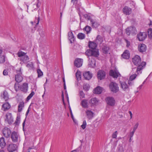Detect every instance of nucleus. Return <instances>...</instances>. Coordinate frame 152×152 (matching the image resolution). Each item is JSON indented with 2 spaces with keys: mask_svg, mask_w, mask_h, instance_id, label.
<instances>
[{
  "mask_svg": "<svg viewBox=\"0 0 152 152\" xmlns=\"http://www.w3.org/2000/svg\"><path fill=\"white\" fill-rule=\"evenodd\" d=\"M133 63L136 66H138L136 69V72L137 75L142 73V69L145 67L146 63L145 62H141V59L140 56L138 55H136L133 57L132 59Z\"/></svg>",
  "mask_w": 152,
  "mask_h": 152,
  "instance_id": "1",
  "label": "nucleus"
},
{
  "mask_svg": "<svg viewBox=\"0 0 152 152\" xmlns=\"http://www.w3.org/2000/svg\"><path fill=\"white\" fill-rule=\"evenodd\" d=\"M17 55L18 57L20 58V61L23 63H26L29 61V58L26 55V53L20 51L18 53Z\"/></svg>",
  "mask_w": 152,
  "mask_h": 152,
  "instance_id": "2",
  "label": "nucleus"
},
{
  "mask_svg": "<svg viewBox=\"0 0 152 152\" xmlns=\"http://www.w3.org/2000/svg\"><path fill=\"white\" fill-rule=\"evenodd\" d=\"M17 75L15 76V80L18 83L21 82L23 80V77L22 76V73L20 69L19 70L16 71Z\"/></svg>",
  "mask_w": 152,
  "mask_h": 152,
  "instance_id": "3",
  "label": "nucleus"
},
{
  "mask_svg": "<svg viewBox=\"0 0 152 152\" xmlns=\"http://www.w3.org/2000/svg\"><path fill=\"white\" fill-rule=\"evenodd\" d=\"M109 87L111 91L114 93H116L119 90V88L116 83H111L109 85Z\"/></svg>",
  "mask_w": 152,
  "mask_h": 152,
  "instance_id": "4",
  "label": "nucleus"
},
{
  "mask_svg": "<svg viewBox=\"0 0 152 152\" xmlns=\"http://www.w3.org/2000/svg\"><path fill=\"white\" fill-rule=\"evenodd\" d=\"M147 35L145 32H140L137 35V38L140 41L144 40L147 37Z\"/></svg>",
  "mask_w": 152,
  "mask_h": 152,
  "instance_id": "5",
  "label": "nucleus"
},
{
  "mask_svg": "<svg viewBox=\"0 0 152 152\" xmlns=\"http://www.w3.org/2000/svg\"><path fill=\"white\" fill-rule=\"evenodd\" d=\"M126 34L129 35L130 34H135L137 32L136 28L134 27H130L127 28L126 29Z\"/></svg>",
  "mask_w": 152,
  "mask_h": 152,
  "instance_id": "6",
  "label": "nucleus"
},
{
  "mask_svg": "<svg viewBox=\"0 0 152 152\" xmlns=\"http://www.w3.org/2000/svg\"><path fill=\"white\" fill-rule=\"evenodd\" d=\"M2 133L4 137L8 138L10 136L11 132L10 129L5 127L2 130Z\"/></svg>",
  "mask_w": 152,
  "mask_h": 152,
  "instance_id": "7",
  "label": "nucleus"
},
{
  "mask_svg": "<svg viewBox=\"0 0 152 152\" xmlns=\"http://www.w3.org/2000/svg\"><path fill=\"white\" fill-rule=\"evenodd\" d=\"M106 101L107 104L111 106H114L115 103L114 98L112 97H108L105 99Z\"/></svg>",
  "mask_w": 152,
  "mask_h": 152,
  "instance_id": "8",
  "label": "nucleus"
},
{
  "mask_svg": "<svg viewBox=\"0 0 152 152\" xmlns=\"http://www.w3.org/2000/svg\"><path fill=\"white\" fill-rule=\"evenodd\" d=\"M106 75L105 72L103 70H101L99 71L97 73V77L98 79L102 80L104 79Z\"/></svg>",
  "mask_w": 152,
  "mask_h": 152,
  "instance_id": "9",
  "label": "nucleus"
},
{
  "mask_svg": "<svg viewBox=\"0 0 152 152\" xmlns=\"http://www.w3.org/2000/svg\"><path fill=\"white\" fill-rule=\"evenodd\" d=\"M6 118L5 121L9 124H11L13 122V118L11 113H8L6 115Z\"/></svg>",
  "mask_w": 152,
  "mask_h": 152,
  "instance_id": "10",
  "label": "nucleus"
},
{
  "mask_svg": "<svg viewBox=\"0 0 152 152\" xmlns=\"http://www.w3.org/2000/svg\"><path fill=\"white\" fill-rule=\"evenodd\" d=\"M83 59L82 58H76L74 62V64L75 66L77 67H81L83 64Z\"/></svg>",
  "mask_w": 152,
  "mask_h": 152,
  "instance_id": "11",
  "label": "nucleus"
},
{
  "mask_svg": "<svg viewBox=\"0 0 152 152\" xmlns=\"http://www.w3.org/2000/svg\"><path fill=\"white\" fill-rule=\"evenodd\" d=\"M18 137L19 135L17 132L14 131L12 132L11 135V138L13 142H17Z\"/></svg>",
  "mask_w": 152,
  "mask_h": 152,
  "instance_id": "12",
  "label": "nucleus"
},
{
  "mask_svg": "<svg viewBox=\"0 0 152 152\" xmlns=\"http://www.w3.org/2000/svg\"><path fill=\"white\" fill-rule=\"evenodd\" d=\"M87 118L90 120L92 119L94 116V113L91 110H87L86 111Z\"/></svg>",
  "mask_w": 152,
  "mask_h": 152,
  "instance_id": "13",
  "label": "nucleus"
},
{
  "mask_svg": "<svg viewBox=\"0 0 152 152\" xmlns=\"http://www.w3.org/2000/svg\"><path fill=\"white\" fill-rule=\"evenodd\" d=\"M109 74L110 76L115 78H117L118 77L120 76L121 75L117 71H114L112 70L110 71Z\"/></svg>",
  "mask_w": 152,
  "mask_h": 152,
  "instance_id": "14",
  "label": "nucleus"
},
{
  "mask_svg": "<svg viewBox=\"0 0 152 152\" xmlns=\"http://www.w3.org/2000/svg\"><path fill=\"white\" fill-rule=\"evenodd\" d=\"M132 9L128 7L125 6L123 9L124 13L126 15H129L132 12Z\"/></svg>",
  "mask_w": 152,
  "mask_h": 152,
  "instance_id": "15",
  "label": "nucleus"
},
{
  "mask_svg": "<svg viewBox=\"0 0 152 152\" xmlns=\"http://www.w3.org/2000/svg\"><path fill=\"white\" fill-rule=\"evenodd\" d=\"M138 50L140 52H145L146 50L145 45L143 44H139L138 46Z\"/></svg>",
  "mask_w": 152,
  "mask_h": 152,
  "instance_id": "16",
  "label": "nucleus"
},
{
  "mask_svg": "<svg viewBox=\"0 0 152 152\" xmlns=\"http://www.w3.org/2000/svg\"><path fill=\"white\" fill-rule=\"evenodd\" d=\"M16 145L13 144L10 145L8 148V150L10 152H12L16 150Z\"/></svg>",
  "mask_w": 152,
  "mask_h": 152,
  "instance_id": "17",
  "label": "nucleus"
},
{
  "mask_svg": "<svg viewBox=\"0 0 152 152\" xmlns=\"http://www.w3.org/2000/svg\"><path fill=\"white\" fill-rule=\"evenodd\" d=\"M95 61L94 58H92L91 60L89 59L88 65L89 67L92 68L94 67L95 66Z\"/></svg>",
  "mask_w": 152,
  "mask_h": 152,
  "instance_id": "18",
  "label": "nucleus"
},
{
  "mask_svg": "<svg viewBox=\"0 0 152 152\" xmlns=\"http://www.w3.org/2000/svg\"><path fill=\"white\" fill-rule=\"evenodd\" d=\"M28 88V84L27 83H23L20 88L21 90L24 93L27 92Z\"/></svg>",
  "mask_w": 152,
  "mask_h": 152,
  "instance_id": "19",
  "label": "nucleus"
},
{
  "mask_svg": "<svg viewBox=\"0 0 152 152\" xmlns=\"http://www.w3.org/2000/svg\"><path fill=\"white\" fill-rule=\"evenodd\" d=\"M83 75L86 79L88 80L91 79L92 77V74L90 73L89 71L84 72Z\"/></svg>",
  "mask_w": 152,
  "mask_h": 152,
  "instance_id": "20",
  "label": "nucleus"
},
{
  "mask_svg": "<svg viewBox=\"0 0 152 152\" xmlns=\"http://www.w3.org/2000/svg\"><path fill=\"white\" fill-rule=\"evenodd\" d=\"M10 107V105L8 102H6L2 105V109L4 111L9 110Z\"/></svg>",
  "mask_w": 152,
  "mask_h": 152,
  "instance_id": "21",
  "label": "nucleus"
},
{
  "mask_svg": "<svg viewBox=\"0 0 152 152\" xmlns=\"http://www.w3.org/2000/svg\"><path fill=\"white\" fill-rule=\"evenodd\" d=\"M122 57L124 59H128L130 57V53L128 50H125L122 55Z\"/></svg>",
  "mask_w": 152,
  "mask_h": 152,
  "instance_id": "22",
  "label": "nucleus"
},
{
  "mask_svg": "<svg viewBox=\"0 0 152 152\" xmlns=\"http://www.w3.org/2000/svg\"><path fill=\"white\" fill-rule=\"evenodd\" d=\"M81 105L82 107L84 108H87L88 107V100L86 99H83L82 100L81 103Z\"/></svg>",
  "mask_w": 152,
  "mask_h": 152,
  "instance_id": "23",
  "label": "nucleus"
},
{
  "mask_svg": "<svg viewBox=\"0 0 152 152\" xmlns=\"http://www.w3.org/2000/svg\"><path fill=\"white\" fill-rule=\"evenodd\" d=\"M90 21L92 26L93 27L97 28L99 25V24L95 20L91 19Z\"/></svg>",
  "mask_w": 152,
  "mask_h": 152,
  "instance_id": "24",
  "label": "nucleus"
},
{
  "mask_svg": "<svg viewBox=\"0 0 152 152\" xmlns=\"http://www.w3.org/2000/svg\"><path fill=\"white\" fill-rule=\"evenodd\" d=\"M97 44L94 42L90 41L89 42V47L92 49H95L97 47Z\"/></svg>",
  "mask_w": 152,
  "mask_h": 152,
  "instance_id": "25",
  "label": "nucleus"
},
{
  "mask_svg": "<svg viewBox=\"0 0 152 152\" xmlns=\"http://www.w3.org/2000/svg\"><path fill=\"white\" fill-rule=\"evenodd\" d=\"M6 145V143L4 138L2 137L0 138V147L1 148H3Z\"/></svg>",
  "mask_w": 152,
  "mask_h": 152,
  "instance_id": "26",
  "label": "nucleus"
},
{
  "mask_svg": "<svg viewBox=\"0 0 152 152\" xmlns=\"http://www.w3.org/2000/svg\"><path fill=\"white\" fill-rule=\"evenodd\" d=\"M1 96L5 101L9 99L8 93L5 90L3 92L2 94L1 95Z\"/></svg>",
  "mask_w": 152,
  "mask_h": 152,
  "instance_id": "27",
  "label": "nucleus"
},
{
  "mask_svg": "<svg viewBox=\"0 0 152 152\" xmlns=\"http://www.w3.org/2000/svg\"><path fill=\"white\" fill-rule=\"evenodd\" d=\"M102 91V88L99 86L97 87L94 90V93L97 94H100Z\"/></svg>",
  "mask_w": 152,
  "mask_h": 152,
  "instance_id": "28",
  "label": "nucleus"
},
{
  "mask_svg": "<svg viewBox=\"0 0 152 152\" xmlns=\"http://www.w3.org/2000/svg\"><path fill=\"white\" fill-rule=\"evenodd\" d=\"M121 88L124 91L129 90L128 86L126 83L124 82L121 83Z\"/></svg>",
  "mask_w": 152,
  "mask_h": 152,
  "instance_id": "29",
  "label": "nucleus"
},
{
  "mask_svg": "<svg viewBox=\"0 0 152 152\" xmlns=\"http://www.w3.org/2000/svg\"><path fill=\"white\" fill-rule=\"evenodd\" d=\"M68 37L69 39L71 42H72V41H74L75 39L74 37L72 31H69L68 32Z\"/></svg>",
  "mask_w": 152,
  "mask_h": 152,
  "instance_id": "30",
  "label": "nucleus"
},
{
  "mask_svg": "<svg viewBox=\"0 0 152 152\" xmlns=\"http://www.w3.org/2000/svg\"><path fill=\"white\" fill-rule=\"evenodd\" d=\"M99 55V52L98 50H92V56L95 57H98Z\"/></svg>",
  "mask_w": 152,
  "mask_h": 152,
  "instance_id": "31",
  "label": "nucleus"
},
{
  "mask_svg": "<svg viewBox=\"0 0 152 152\" xmlns=\"http://www.w3.org/2000/svg\"><path fill=\"white\" fill-rule=\"evenodd\" d=\"M96 41L97 43L100 44L103 41V38L101 36L98 35L96 37Z\"/></svg>",
  "mask_w": 152,
  "mask_h": 152,
  "instance_id": "32",
  "label": "nucleus"
},
{
  "mask_svg": "<svg viewBox=\"0 0 152 152\" xmlns=\"http://www.w3.org/2000/svg\"><path fill=\"white\" fill-rule=\"evenodd\" d=\"M90 103H91V104L93 105L96 104L98 102V100H97L96 98H94L91 99L89 102Z\"/></svg>",
  "mask_w": 152,
  "mask_h": 152,
  "instance_id": "33",
  "label": "nucleus"
},
{
  "mask_svg": "<svg viewBox=\"0 0 152 152\" xmlns=\"http://www.w3.org/2000/svg\"><path fill=\"white\" fill-rule=\"evenodd\" d=\"M24 106V103L23 102H21L19 103L18 106V111L20 112L22 110L23 107Z\"/></svg>",
  "mask_w": 152,
  "mask_h": 152,
  "instance_id": "34",
  "label": "nucleus"
},
{
  "mask_svg": "<svg viewBox=\"0 0 152 152\" xmlns=\"http://www.w3.org/2000/svg\"><path fill=\"white\" fill-rule=\"evenodd\" d=\"M5 61V56L3 54L0 55V64L4 63Z\"/></svg>",
  "mask_w": 152,
  "mask_h": 152,
  "instance_id": "35",
  "label": "nucleus"
},
{
  "mask_svg": "<svg viewBox=\"0 0 152 152\" xmlns=\"http://www.w3.org/2000/svg\"><path fill=\"white\" fill-rule=\"evenodd\" d=\"M85 34L82 33H79L77 35V37L80 39H84L85 38Z\"/></svg>",
  "mask_w": 152,
  "mask_h": 152,
  "instance_id": "36",
  "label": "nucleus"
},
{
  "mask_svg": "<svg viewBox=\"0 0 152 152\" xmlns=\"http://www.w3.org/2000/svg\"><path fill=\"white\" fill-rule=\"evenodd\" d=\"M102 50L103 53L105 54H107L108 53L109 48V47L106 46H104L102 48Z\"/></svg>",
  "mask_w": 152,
  "mask_h": 152,
  "instance_id": "37",
  "label": "nucleus"
},
{
  "mask_svg": "<svg viewBox=\"0 0 152 152\" xmlns=\"http://www.w3.org/2000/svg\"><path fill=\"white\" fill-rule=\"evenodd\" d=\"M85 54L86 55L88 56H92V50H87Z\"/></svg>",
  "mask_w": 152,
  "mask_h": 152,
  "instance_id": "38",
  "label": "nucleus"
},
{
  "mask_svg": "<svg viewBox=\"0 0 152 152\" xmlns=\"http://www.w3.org/2000/svg\"><path fill=\"white\" fill-rule=\"evenodd\" d=\"M76 76L77 80H80L81 79V72L79 71H77L76 73Z\"/></svg>",
  "mask_w": 152,
  "mask_h": 152,
  "instance_id": "39",
  "label": "nucleus"
},
{
  "mask_svg": "<svg viewBox=\"0 0 152 152\" xmlns=\"http://www.w3.org/2000/svg\"><path fill=\"white\" fill-rule=\"evenodd\" d=\"M148 37L150 38H152V28H150L148 29Z\"/></svg>",
  "mask_w": 152,
  "mask_h": 152,
  "instance_id": "40",
  "label": "nucleus"
},
{
  "mask_svg": "<svg viewBox=\"0 0 152 152\" xmlns=\"http://www.w3.org/2000/svg\"><path fill=\"white\" fill-rule=\"evenodd\" d=\"M34 92L33 91H32L31 92V93L30 94L27 96L26 98V100L27 101L29 100L34 96Z\"/></svg>",
  "mask_w": 152,
  "mask_h": 152,
  "instance_id": "41",
  "label": "nucleus"
},
{
  "mask_svg": "<svg viewBox=\"0 0 152 152\" xmlns=\"http://www.w3.org/2000/svg\"><path fill=\"white\" fill-rule=\"evenodd\" d=\"M137 75L136 74H134L131 75L129 77V79L130 80H133L136 77Z\"/></svg>",
  "mask_w": 152,
  "mask_h": 152,
  "instance_id": "42",
  "label": "nucleus"
},
{
  "mask_svg": "<svg viewBox=\"0 0 152 152\" xmlns=\"http://www.w3.org/2000/svg\"><path fill=\"white\" fill-rule=\"evenodd\" d=\"M37 72L38 73V77H39L42 76L43 75L42 72L41 71V70L40 69H37Z\"/></svg>",
  "mask_w": 152,
  "mask_h": 152,
  "instance_id": "43",
  "label": "nucleus"
},
{
  "mask_svg": "<svg viewBox=\"0 0 152 152\" xmlns=\"http://www.w3.org/2000/svg\"><path fill=\"white\" fill-rule=\"evenodd\" d=\"M85 29L87 33L88 34L90 32L91 29V27L88 26H86L85 28Z\"/></svg>",
  "mask_w": 152,
  "mask_h": 152,
  "instance_id": "44",
  "label": "nucleus"
},
{
  "mask_svg": "<svg viewBox=\"0 0 152 152\" xmlns=\"http://www.w3.org/2000/svg\"><path fill=\"white\" fill-rule=\"evenodd\" d=\"M139 125V123H138V122H137L136 123H135L134 125L133 126V129L132 130L135 132L137 128Z\"/></svg>",
  "mask_w": 152,
  "mask_h": 152,
  "instance_id": "45",
  "label": "nucleus"
},
{
  "mask_svg": "<svg viewBox=\"0 0 152 152\" xmlns=\"http://www.w3.org/2000/svg\"><path fill=\"white\" fill-rule=\"evenodd\" d=\"M15 88L16 91H17L19 89V84L18 83H16L15 85Z\"/></svg>",
  "mask_w": 152,
  "mask_h": 152,
  "instance_id": "46",
  "label": "nucleus"
},
{
  "mask_svg": "<svg viewBox=\"0 0 152 152\" xmlns=\"http://www.w3.org/2000/svg\"><path fill=\"white\" fill-rule=\"evenodd\" d=\"M26 66L31 69H33L34 67L33 64L32 62H30Z\"/></svg>",
  "mask_w": 152,
  "mask_h": 152,
  "instance_id": "47",
  "label": "nucleus"
},
{
  "mask_svg": "<svg viewBox=\"0 0 152 152\" xmlns=\"http://www.w3.org/2000/svg\"><path fill=\"white\" fill-rule=\"evenodd\" d=\"M83 88L85 90L88 91L89 89V87L88 85L85 84L83 86Z\"/></svg>",
  "mask_w": 152,
  "mask_h": 152,
  "instance_id": "48",
  "label": "nucleus"
},
{
  "mask_svg": "<svg viewBox=\"0 0 152 152\" xmlns=\"http://www.w3.org/2000/svg\"><path fill=\"white\" fill-rule=\"evenodd\" d=\"M86 123L85 120H84L83 123V124L81 125V127L83 129H84L86 127Z\"/></svg>",
  "mask_w": 152,
  "mask_h": 152,
  "instance_id": "49",
  "label": "nucleus"
},
{
  "mask_svg": "<svg viewBox=\"0 0 152 152\" xmlns=\"http://www.w3.org/2000/svg\"><path fill=\"white\" fill-rule=\"evenodd\" d=\"M118 132L117 131H116L114 132L112 134V137L113 138H116L117 137Z\"/></svg>",
  "mask_w": 152,
  "mask_h": 152,
  "instance_id": "50",
  "label": "nucleus"
},
{
  "mask_svg": "<svg viewBox=\"0 0 152 152\" xmlns=\"http://www.w3.org/2000/svg\"><path fill=\"white\" fill-rule=\"evenodd\" d=\"M80 98H84L85 97V94L83 91H80Z\"/></svg>",
  "mask_w": 152,
  "mask_h": 152,
  "instance_id": "51",
  "label": "nucleus"
},
{
  "mask_svg": "<svg viewBox=\"0 0 152 152\" xmlns=\"http://www.w3.org/2000/svg\"><path fill=\"white\" fill-rule=\"evenodd\" d=\"M39 16L38 17V18L36 20H35L34 21V23H36V25H37L39 23Z\"/></svg>",
  "mask_w": 152,
  "mask_h": 152,
  "instance_id": "52",
  "label": "nucleus"
},
{
  "mask_svg": "<svg viewBox=\"0 0 152 152\" xmlns=\"http://www.w3.org/2000/svg\"><path fill=\"white\" fill-rule=\"evenodd\" d=\"M135 132L133 130L130 132L129 135V137H131V138H132L133 137Z\"/></svg>",
  "mask_w": 152,
  "mask_h": 152,
  "instance_id": "53",
  "label": "nucleus"
},
{
  "mask_svg": "<svg viewBox=\"0 0 152 152\" xmlns=\"http://www.w3.org/2000/svg\"><path fill=\"white\" fill-rule=\"evenodd\" d=\"M20 122V117H19L18 116L17 117V118L16 120V121L15 122L16 124H17L18 123H19Z\"/></svg>",
  "mask_w": 152,
  "mask_h": 152,
  "instance_id": "54",
  "label": "nucleus"
},
{
  "mask_svg": "<svg viewBox=\"0 0 152 152\" xmlns=\"http://www.w3.org/2000/svg\"><path fill=\"white\" fill-rule=\"evenodd\" d=\"M3 74L4 75H7L8 74V72L6 69H4L3 71Z\"/></svg>",
  "mask_w": 152,
  "mask_h": 152,
  "instance_id": "55",
  "label": "nucleus"
},
{
  "mask_svg": "<svg viewBox=\"0 0 152 152\" xmlns=\"http://www.w3.org/2000/svg\"><path fill=\"white\" fill-rule=\"evenodd\" d=\"M125 41L126 43V46L127 47H129L130 45V42L129 41H128L126 39H125Z\"/></svg>",
  "mask_w": 152,
  "mask_h": 152,
  "instance_id": "56",
  "label": "nucleus"
},
{
  "mask_svg": "<svg viewBox=\"0 0 152 152\" xmlns=\"http://www.w3.org/2000/svg\"><path fill=\"white\" fill-rule=\"evenodd\" d=\"M70 113H71V115L72 118V120H73V121H74V116H73V115L72 111H71V109H70Z\"/></svg>",
  "mask_w": 152,
  "mask_h": 152,
  "instance_id": "57",
  "label": "nucleus"
},
{
  "mask_svg": "<svg viewBox=\"0 0 152 152\" xmlns=\"http://www.w3.org/2000/svg\"><path fill=\"white\" fill-rule=\"evenodd\" d=\"M132 80H130L129 79L128 81V83L129 85H133V82H132Z\"/></svg>",
  "mask_w": 152,
  "mask_h": 152,
  "instance_id": "58",
  "label": "nucleus"
},
{
  "mask_svg": "<svg viewBox=\"0 0 152 152\" xmlns=\"http://www.w3.org/2000/svg\"><path fill=\"white\" fill-rule=\"evenodd\" d=\"M129 113L130 114V119H131L132 118V112L130 111H129Z\"/></svg>",
  "mask_w": 152,
  "mask_h": 152,
  "instance_id": "59",
  "label": "nucleus"
},
{
  "mask_svg": "<svg viewBox=\"0 0 152 152\" xmlns=\"http://www.w3.org/2000/svg\"><path fill=\"white\" fill-rule=\"evenodd\" d=\"M29 109L28 108V110L26 112V116H27V115H28L29 112Z\"/></svg>",
  "mask_w": 152,
  "mask_h": 152,
  "instance_id": "60",
  "label": "nucleus"
},
{
  "mask_svg": "<svg viewBox=\"0 0 152 152\" xmlns=\"http://www.w3.org/2000/svg\"><path fill=\"white\" fill-rule=\"evenodd\" d=\"M142 86H143L142 84L140 86L138 87V88H137V89H139V90H140Z\"/></svg>",
  "mask_w": 152,
  "mask_h": 152,
  "instance_id": "61",
  "label": "nucleus"
},
{
  "mask_svg": "<svg viewBox=\"0 0 152 152\" xmlns=\"http://www.w3.org/2000/svg\"><path fill=\"white\" fill-rule=\"evenodd\" d=\"M66 96L67 100L68 102H69V97H68L67 94H66Z\"/></svg>",
  "mask_w": 152,
  "mask_h": 152,
  "instance_id": "62",
  "label": "nucleus"
},
{
  "mask_svg": "<svg viewBox=\"0 0 152 152\" xmlns=\"http://www.w3.org/2000/svg\"><path fill=\"white\" fill-rule=\"evenodd\" d=\"M62 100L63 101H64V95L63 92H62Z\"/></svg>",
  "mask_w": 152,
  "mask_h": 152,
  "instance_id": "63",
  "label": "nucleus"
},
{
  "mask_svg": "<svg viewBox=\"0 0 152 152\" xmlns=\"http://www.w3.org/2000/svg\"><path fill=\"white\" fill-rule=\"evenodd\" d=\"M2 54V50L1 49H0V55Z\"/></svg>",
  "mask_w": 152,
  "mask_h": 152,
  "instance_id": "64",
  "label": "nucleus"
}]
</instances>
